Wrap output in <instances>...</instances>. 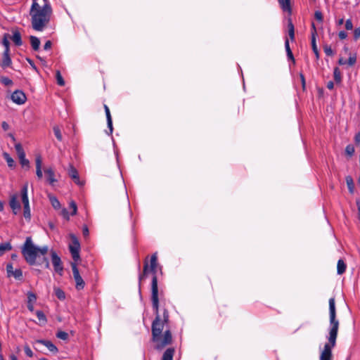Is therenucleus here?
I'll return each instance as SVG.
<instances>
[{
  "label": "nucleus",
  "instance_id": "nucleus-27",
  "mask_svg": "<svg viewBox=\"0 0 360 360\" xmlns=\"http://www.w3.org/2000/svg\"><path fill=\"white\" fill-rule=\"evenodd\" d=\"M12 249V245L9 242L3 243L0 244V257L2 256L6 251Z\"/></svg>",
  "mask_w": 360,
  "mask_h": 360
},
{
  "label": "nucleus",
  "instance_id": "nucleus-22",
  "mask_svg": "<svg viewBox=\"0 0 360 360\" xmlns=\"http://www.w3.org/2000/svg\"><path fill=\"white\" fill-rule=\"evenodd\" d=\"M30 41L32 48L34 51H38L40 46V40L35 36H30Z\"/></svg>",
  "mask_w": 360,
  "mask_h": 360
},
{
  "label": "nucleus",
  "instance_id": "nucleus-8",
  "mask_svg": "<svg viewBox=\"0 0 360 360\" xmlns=\"http://www.w3.org/2000/svg\"><path fill=\"white\" fill-rule=\"evenodd\" d=\"M71 267L72 270V274L75 281L76 285L75 288L77 290H83L85 286V282L79 274V269L77 266V264L71 262Z\"/></svg>",
  "mask_w": 360,
  "mask_h": 360
},
{
  "label": "nucleus",
  "instance_id": "nucleus-24",
  "mask_svg": "<svg viewBox=\"0 0 360 360\" xmlns=\"http://www.w3.org/2000/svg\"><path fill=\"white\" fill-rule=\"evenodd\" d=\"M46 180H56L54 171L52 167H46L44 169Z\"/></svg>",
  "mask_w": 360,
  "mask_h": 360
},
{
  "label": "nucleus",
  "instance_id": "nucleus-42",
  "mask_svg": "<svg viewBox=\"0 0 360 360\" xmlns=\"http://www.w3.org/2000/svg\"><path fill=\"white\" fill-rule=\"evenodd\" d=\"M323 51H324L325 53L328 56H331L334 54L333 51L332 50L331 47L328 45H325L323 46Z\"/></svg>",
  "mask_w": 360,
  "mask_h": 360
},
{
  "label": "nucleus",
  "instance_id": "nucleus-39",
  "mask_svg": "<svg viewBox=\"0 0 360 360\" xmlns=\"http://www.w3.org/2000/svg\"><path fill=\"white\" fill-rule=\"evenodd\" d=\"M15 149L16 153H17L18 156L19 155H22L25 153L24 150H23V148L22 146V145L20 143H16L15 145Z\"/></svg>",
  "mask_w": 360,
  "mask_h": 360
},
{
  "label": "nucleus",
  "instance_id": "nucleus-21",
  "mask_svg": "<svg viewBox=\"0 0 360 360\" xmlns=\"http://www.w3.org/2000/svg\"><path fill=\"white\" fill-rule=\"evenodd\" d=\"M288 35L290 39L293 41H295V27L292 22L291 18H288Z\"/></svg>",
  "mask_w": 360,
  "mask_h": 360
},
{
  "label": "nucleus",
  "instance_id": "nucleus-64",
  "mask_svg": "<svg viewBox=\"0 0 360 360\" xmlns=\"http://www.w3.org/2000/svg\"><path fill=\"white\" fill-rule=\"evenodd\" d=\"M27 309H28L30 311H34V304H32V303H27Z\"/></svg>",
  "mask_w": 360,
  "mask_h": 360
},
{
  "label": "nucleus",
  "instance_id": "nucleus-43",
  "mask_svg": "<svg viewBox=\"0 0 360 360\" xmlns=\"http://www.w3.org/2000/svg\"><path fill=\"white\" fill-rule=\"evenodd\" d=\"M23 214H24V217L25 219H30L31 214H30V205H27V206L24 207Z\"/></svg>",
  "mask_w": 360,
  "mask_h": 360
},
{
  "label": "nucleus",
  "instance_id": "nucleus-20",
  "mask_svg": "<svg viewBox=\"0 0 360 360\" xmlns=\"http://www.w3.org/2000/svg\"><path fill=\"white\" fill-rule=\"evenodd\" d=\"M21 198H22V202L23 204V207L30 205H29V199L27 196V185L23 186V187L21 189Z\"/></svg>",
  "mask_w": 360,
  "mask_h": 360
},
{
  "label": "nucleus",
  "instance_id": "nucleus-25",
  "mask_svg": "<svg viewBox=\"0 0 360 360\" xmlns=\"http://www.w3.org/2000/svg\"><path fill=\"white\" fill-rule=\"evenodd\" d=\"M36 315L40 322L39 325L44 326L47 323V319H46L44 313L42 311L37 310L36 311Z\"/></svg>",
  "mask_w": 360,
  "mask_h": 360
},
{
  "label": "nucleus",
  "instance_id": "nucleus-17",
  "mask_svg": "<svg viewBox=\"0 0 360 360\" xmlns=\"http://www.w3.org/2000/svg\"><path fill=\"white\" fill-rule=\"evenodd\" d=\"M13 36H10V39L13 41V43L18 46H20L22 44V41L21 38V34L20 32L18 30H15L13 31Z\"/></svg>",
  "mask_w": 360,
  "mask_h": 360
},
{
  "label": "nucleus",
  "instance_id": "nucleus-32",
  "mask_svg": "<svg viewBox=\"0 0 360 360\" xmlns=\"http://www.w3.org/2000/svg\"><path fill=\"white\" fill-rule=\"evenodd\" d=\"M55 295L58 299L60 300H63L65 298V292L60 288H55L54 289Z\"/></svg>",
  "mask_w": 360,
  "mask_h": 360
},
{
  "label": "nucleus",
  "instance_id": "nucleus-54",
  "mask_svg": "<svg viewBox=\"0 0 360 360\" xmlns=\"http://www.w3.org/2000/svg\"><path fill=\"white\" fill-rule=\"evenodd\" d=\"M108 127L110 129V134L112 133L113 127H112V118L107 120Z\"/></svg>",
  "mask_w": 360,
  "mask_h": 360
},
{
  "label": "nucleus",
  "instance_id": "nucleus-38",
  "mask_svg": "<svg viewBox=\"0 0 360 360\" xmlns=\"http://www.w3.org/2000/svg\"><path fill=\"white\" fill-rule=\"evenodd\" d=\"M0 82L5 86H11L13 84V81L6 77H1L0 79Z\"/></svg>",
  "mask_w": 360,
  "mask_h": 360
},
{
  "label": "nucleus",
  "instance_id": "nucleus-35",
  "mask_svg": "<svg viewBox=\"0 0 360 360\" xmlns=\"http://www.w3.org/2000/svg\"><path fill=\"white\" fill-rule=\"evenodd\" d=\"M27 303L34 304L36 302L37 296L34 292L29 291L27 293Z\"/></svg>",
  "mask_w": 360,
  "mask_h": 360
},
{
  "label": "nucleus",
  "instance_id": "nucleus-7",
  "mask_svg": "<svg viewBox=\"0 0 360 360\" xmlns=\"http://www.w3.org/2000/svg\"><path fill=\"white\" fill-rule=\"evenodd\" d=\"M51 257L54 271L60 276H62L64 268L60 257L53 250H51Z\"/></svg>",
  "mask_w": 360,
  "mask_h": 360
},
{
  "label": "nucleus",
  "instance_id": "nucleus-28",
  "mask_svg": "<svg viewBox=\"0 0 360 360\" xmlns=\"http://www.w3.org/2000/svg\"><path fill=\"white\" fill-rule=\"evenodd\" d=\"M9 39L10 34L8 33H5L2 39V44L5 47L4 51H10V42L8 41Z\"/></svg>",
  "mask_w": 360,
  "mask_h": 360
},
{
  "label": "nucleus",
  "instance_id": "nucleus-62",
  "mask_svg": "<svg viewBox=\"0 0 360 360\" xmlns=\"http://www.w3.org/2000/svg\"><path fill=\"white\" fill-rule=\"evenodd\" d=\"M334 87V83L332 81H329L328 83H327V88L330 90L333 89Z\"/></svg>",
  "mask_w": 360,
  "mask_h": 360
},
{
  "label": "nucleus",
  "instance_id": "nucleus-19",
  "mask_svg": "<svg viewBox=\"0 0 360 360\" xmlns=\"http://www.w3.org/2000/svg\"><path fill=\"white\" fill-rule=\"evenodd\" d=\"M174 353L175 349L174 347L167 348L164 352L161 360H173Z\"/></svg>",
  "mask_w": 360,
  "mask_h": 360
},
{
  "label": "nucleus",
  "instance_id": "nucleus-56",
  "mask_svg": "<svg viewBox=\"0 0 360 360\" xmlns=\"http://www.w3.org/2000/svg\"><path fill=\"white\" fill-rule=\"evenodd\" d=\"M338 37L340 39H345L347 38V33L345 31H340L339 33H338Z\"/></svg>",
  "mask_w": 360,
  "mask_h": 360
},
{
  "label": "nucleus",
  "instance_id": "nucleus-5",
  "mask_svg": "<svg viewBox=\"0 0 360 360\" xmlns=\"http://www.w3.org/2000/svg\"><path fill=\"white\" fill-rule=\"evenodd\" d=\"M157 266H158V256L157 253H154L151 255L150 259V265L148 264V260H144L143 272L140 273L139 275V292L141 293V282L143 280L146 278L148 276V273L150 272L153 274V278L151 281V284L153 283V278H156V282L158 283V278L156 275L157 272Z\"/></svg>",
  "mask_w": 360,
  "mask_h": 360
},
{
  "label": "nucleus",
  "instance_id": "nucleus-40",
  "mask_svg": "<svg viewBox=\"0 0 360 360\" xmlns=\"http://www.w3.org/2000/svg\"><path fill=\"white\" fill-rule=\"evenodd\" d=\"M50 200H51L52 206L54 208L58 209L60 207V202L56 197L50 198Z\"/></svg>",
  "mask_w": 360,
  "mask_h": 360
},
{
  "label": "nucleus",
  "instance_id": "nucleus-33",
  "mask_svg": "<svg viewBox=\"0 0 360 360\" xmlns=\"http://www.w3.org/2000/svg\"><path fill=\"white\" fill-rule=\"evenodd\" d=\"M56 78L57 84L59 86H63L65 85V80L63 79V78L60 74V72L59 70L56 71Z\"/></svg>",
  "mask_w": 360,
  "mask_h": 360
},
{
  "label": "nucleus",
  "instance_id": "nucleus-2",
  "mask_svg": "<svg viewBox=\"0 0 360 360\" xmlns=\"http://www.w3.org/2000/svg\"><path fill=\"white\" fill-rule=\"evenodd\" d=\"M329 316H330V329L329 336L328 338V342L324 345L320 360H332V349L336 345V339L339 328V321L336 319V310L335 298L331 297L329 300Z\"/></svg>",
  "mask_w": 360,
  "mask_h": 360
},
{
  "label": "nucleus",
  "instance_id": "nucleus-55",
  "mask_svg": "<svg viewBox=\"0 0 360 360\" xmlns=\"http://www.w3.org/2000/svg\"><path fill=\"white\" fill-rule=\"evenodd\" d=\"M82 233H83L84 237H85V238H87L89 236V231L87 226L85 225L83 226Z\"/></svg>",
  "mask_w": 360,
  "mask_h": 360
},
{
  "label": "nucleus",
  "instance_id": "nucleus-46",
  "mask_svg": "<svg viewBox=\"0 0 360 360\" xmlns=\"http://www.w3.org/2000/svg\"><path fill=\"white\" fill-rule=\"evenodd\" d=\"M347 184L349 193L353 194L354 192V181H347Z\"/></svg>",
  "mask_w": 360,
  "mask_h": 360
},
{
  "label": "nucleus",
  "instance_id": "nucleus-50",
  "mask_svg": "<svg viewBox=\"0 0 360 360\" xmlns=\"http://www.w3.org/2000/svg\"><path fill=\"white\" fill-rule=\"evenodd\" d=\"M360 37V27H356L354 30V39L357 40Z\"/></svg>",
  "mask_w": 360,
  "mask_h": 360
},
{
  "label": "nucleus",
  "instance_id": "nucleus-16",
  "mask_svg": "<svg viewBox=\"0 0 360 360\" xmlns=\"http://www.w3.org/2000/svg\"><path fill=\"white\" fill-rule=\"evenodd\" d=\"M278 2L283 11L288 12L289 15H291L292 8L290 6V0H278Z\"/></svg>",
  "mask_w": 360,
  "mask_h": 360
},
{
  "label": "nucleus",
  "instance_id": "nucleus-36",
  "mask_svg": "<svg viewBox=\"0 0 360 360\" xmlns=\"http://www.w3.org/2000/svg\"><path fill=\"white\" fill-rule=\"evenodd\" d=\"M69 208L72 210L71 214H70L72 216L75 215L77 214V206L75 201H73V200L70 201V202L69 204Z\"/></svg>",
  "mask_w": 360,
  "mask_h": 360
},
{
  "label": "nucleus",
  "instance_id": "nucleus-6",
  "mask_svg": "<svg viewBox=\"0 0 360 360\" xmlns=\"http://www.w3.org/2000/svg\"><path fill=\"white\" fill-rule=\"evenodd\" d=\"M70 238L71 243L69 244V250L74 261L73 262L77 264V262L80 260V243L77 237L75 234L70 233Z\"/></svg>",
  "mask_w": 360,
  "mask_h": 360
},
{
  "label": "nucleus",
  "instance_id": "nucleus-23",
  "mask_svg": "<svg viewBox=\"0 0 360 360\" xmlns=\"http://www.w3.org/2000/svg\"><path fill=\"white\" fill-rule=\"evenodd\" d=\"M347 265L345 263L344 260L342 259H340L338 262L337 264V273L339 275H342L344 274L346 271Z\"/></svg>",
  "mask_w": 360,
  "mask_h": 360
},
{
  "label": "nucleus",
  "instance_id": "nucleus-9",
  "mask_svg": "<svg viewBox=\"0 0 360 360\" xmlns=\"http://www.w3.org/2000/svg\"><path fill=\"white\" fill-rule=\"evenodd\" d=\"M49 248L47 246H44L42 248L38 247V252L39 255V259L38 260L37 265L42 266L44 265L46 269L50 268V264L48 258L46 257L48 253Z\"/></svg>",
  "mask_w": 360,
  "mask_h": 360
},
{
  "label": "nucleus",
  "instance_id": "nucleus-58",
  "mask_svg": "<svg viewBox=\"0 0 360 360\" xmlns=\"http://www.w3.org/2000/svg\"><path fill=\"white\" fill-rule=\"evenodd\" d=\"M51 46H52V42L50 40H48L44 45V49L49 50L51 48Z\"/></svg>",
  "mask_w": 360,
  "mask_h": 360
},
{
  "label": "nucleus",
  "instance_id": "nucleus-47",
  "mask_svg": "<svg viewBox=\"0 0 360 360\" xmlns=\"http://www.w3.org/2000/svg\"><path fill=\"white\" fill-rule=\"evenodd\" d=\"M24 351H25V354L27 356H29V357H32L33 356V352H32V349H30V347L28 345H25V346Z\"/></svg>",
  "mask_w": 360,
  "mask_h": 360
},
{
  "label": "nucleus",
  "instance_id": "nucleus-44",
  "mask_svg": "<svg viewBox=\"0 0 360 360\" xmlns=\"http://www.w3.org/2000/svg\"><path fill=\"white\" fill-rule=\"evenodd\" d=\"M314 17L316 20L322 22L323 20V14L320 11H316L314 13Z\"/></svg>",
  "mask_w": 360,
  "mask_h": 360
},
{
  "label": "nucleus",
  "instance_id": "nucleus-30",
  "mask_svg": "<svg viewBox=\"0 0 360 360\" xmlns=\"http://www.w3.org/2000/svg\"><path fill=\"white\" fill-rule=\"evenodd\" d=\"M333 75H334L335 81L337 83H340L341 82L342 77H341V72L340 71V69L338 67L334 68Z\"/></svg>",
  "mask_w": 360,
  "mask_h": 360
},
{
  "label": "nucleus",
  "instance_id": "nucleus-15",
  "mask_svg": "<svg viewBox=\"0 0 360 360\" xmlns=\"http://www.w3.org/2000/svg\"><path fill=\"white\" fill-rule=\"evenodd\" d=\"M12 63L11 58L10 57V51H4L3 53L2 60L1 66L2 68H6L11 66Z\"/></svg>",
  "mask_w": 360,
  "mask_h": 360
},
{
  "label": "nucleus",
  "instance_id": "nucleus-1",
  "mask_svg": "<svg viewBox=\"0 0 360 360\" xmlns=\"http://www.w3.org/2000/svg\"><path fill=\"white\" fill-rule=\"evenodd\" d=\"M151 302L154 314H155V319L151 325V341L155 343V349L161 351L172 343L173 338L172 332L168 328L169 321L168 310L164 309L162 318H161L159 314L158 286L157 285L155 278H153L152 283Z\"/></svg>",
  "mask_w": 360,
  "mask_h": 360
},
{
  "label": "nucleus",
  "instance_id": "nucleus-34",
  "mask_svg": "<svg viewBox=\"0 0 360 360\" xmlns=\"http://www.w3.org/2000/svg\"><path fill=\"white\" fill-rule=\"evenodd\" d=\"M354 147L352 144H349L345 148V153L349 157H352L354 153Z\"/></svg>",
  "mask_w": 360,
  "mask_h": 360
},
{
  "label": "nucleus",
  "instance_id": "nucleus-37",
  "mask_svg": "<svg viewBox=\"0 0 360 360\" xmlns=\"http://www.w3.org/2000/svg\"><path fill=\"white\" fill-rule=\"evenodd\" d=\"M56 337L60 340H66L68 338V333L60 330L56 333Z\"/></svg>",
  "mask_w": 360,
  "mask_h": 360
},
{
  "label": "nucleus",
  "instance_id": "nucleus-10",
  "mask_svg": "<svg viewBox=\"0 0 360 360\" xmlns=\"http://www.w3.org/2000/svg\"><path fill=\"white\" fill-rule=\"evenodd\" d=\"M11 98L18 105L24 104L27 100L26 95L21 90H15L11 96Z\"/></svg>",
  "mask_w": 360,
  "mask_h": 360
},
{
  "label": "nucleus",
  "instance_id": "nucleus-29",
  "mask_svg": "<svg viewBox=\"0 0 360 360\" xmlns=\"http://www.w3.org/2000/svg\"><path fill=\"white\" fill-rule=\"evenodd\" d=\"M14 277L18 281L23 280L22 271L20 269H16L11 274V277Z\"/></svg>",
  "mask_w": 360,
  "mask_h": 360
},
{
  "label": "nucleus",
  "instance_id": "nucleus-59",
  "mask_svg": "<svg viewBox=\"0 0 360 360\" xmlns=\"http://www.w3.org/2000/svg\"><path fill=\"white\" fill-rule=\"evenodd\" d=\"M1 127L4 131H8L9 129V124L6 122H3Z\"/></svg>",
  "mask_w": 360,
  "mask_h": 360
},
{
  "label": "nucleus",
  "instance_id": "nucleus-52",
  "mask_svg": "<svg viewBox=\"0 0 360 360\" xmlns=\"http://www.w3.org/2000/svg\"><path fill=\"white\" fill-rule=\"evenodd\" d=\"M20 163L22 167L29 168L30 167V162L26 158L22 160Z\"/></svg>",
  "mask_w": 360,
  "mask_h": 360
},
{
  "label": "nucleus",
  "instance_id": "nucleus-26",
  "mask_svg": "<svg viewBox=\"0 0 360 360\" xmlns=\"http://www.w3.org/2000/svg\"><path fill=\"white\" fill-rule=\"evenodd\" d=\"M3 157L4 160L6 161L8 166L10 168H13L15 166V162L13 160V159L10 156V155L8 153L4 152L3 153Z\"/></svg>",
  "mask_w": 360,
  "mask_h": 360
},
{
  "label": "nucleus",
  "instance_id": "nucleus-60",
  "mask_svg": "<svg viewBox=\"0 0 360 360\" xmlns=\"http://www.w3.org/2000/svg\"><path fill=\"white\" fill-rule=\"evenodd\" d=\"M26 60H27V61L29 63V64L32 66V68L34 70H37V67H36V65H34V61H33L32 60H31L30 58H27Z\"/></svg>",
  "mask_w": 360,
  "mask_h": 360
},
{
  "label": "nucleus",
  "instance_id": "nucleus-11",
  "mask_svg": "<svg viewBox=\"0 0 360 360\" xmlns=\"http://www.w3.org/2000/svg\"><path fill=\"white\" fill-rule=\"evenodd\" d=\"M17 198H18L17 195H13L11 197V199L9 201V205H10L11 208L12 209V211L14 214H17L21 209L20 204Z\"/></svg>",
  "mask_w": 360,
  "mask_h": 360
},
{
  "label": "nucleus",
  "instance_id": "nucleus-4",
  "mask_svg": "<svg viewBox=\"0 0 360 360\" xmlns=\"http://www.w3.org/2000/svg\"><path fill=\"white\" fill-rule=\"evenodd\" d=\"M21 252L25 261L30 265L37 264L38 261H37V258L39 259L38 247L33 244L31 237L26 238Z\"/></svg>",
  "mask_w": 360,
  "mask_h": 360
},
{
  "label": "nucleus",
  "instance_id": "nucleus-18",
  "mask_svg": "<svg viewBox=\"0 0 360 360\" xmlns=\"http://www.w3.org/2000/svg\"><path fill=\"white\" fill-rule=\"evenodd\" d=\"M35 162H36V174L39 179L42 178V170H41V166H42V159L41 155L36 156L35 158Z\"/></svg>",
  "mask_w": 360,
  "mask_h": 360
},
{
  "label": "nucleus",
  "instance_id": "nucleus-3",
  "mask_svg": "<svg viewBox=\"0 0 360 360\" xmlns=\"http://www.w3.org/2000/svg\"><path fill=\"white\" fill-rule=\"evenodd\" d=\"M52 13L51 5L44 4L41 6L37 0H32L30 10L32 28L36 31H43L49 23Z\"/></svg>",
  "mask_w": 360,
  "mask_h": 360
},
{
  "label": "nucleus",
  "instance_id": "nucleus-14",
  "mask_svg": "<svg viewBox=\"0 0 360 360\" xmlns=\"http://www.w3.org/2000/svg\"><path fill=\"white\" fill-rule=\"evenodd\" d=\"M66 172L70 178L79 180V176L78 171L72 164H69L66 168Z\"/></svg>",
  "mask_w": 360,
  "mask_h": 360
},
{
  "label": "nucleus",
  "instance_id": "nucleus-45",
  "mask_svg": "<svg viewBox=\"0 0 360 360\" xmlns=\"http://www.w3.org/2000/svg\"><path fill=\"white\" fill-rule=\"evenodd\" d=\"M13 264L11 263H8L6 265V273L8 277H11V274L14 271Z\"/></svg>",
  "mask_w": 360,
  "mask_h": 360
},
{
  "label": "nucleus",
  "instance_id": "nucleus-31",
  "mask_svg": "<svg viewBox=\"0 0 360 360\" xmlns=\"http://www.w3.org/2000/svg\"><path fill=\"white\" fill-rule=\"evenodd\" d=\"M53 131L54 135L56 136V139L59 141H61L63 140V136H62V133H61V131H60L59 127L54 126L53 128Z\"/></svg>",
  "mask_w": 360,
  "mask_h": 360
},
{
  "label": "nucleus",
  "instance_id": "nucleus-53",
  "mask_svg": "<svg viewBox=\"0 0 360 360\" xmlns=\"http://www.w3.org/2000/svg\"><path fill=\"white\" fill-rule=\"evenodd\" d=\"M104 109H105V115H106V119L108 120V119L112 118L110 112V109L107 105H104Z\"/></svg>",
  "mask_w": 360,
  "mask_h": 360
},
{
  "label": "nucleus",
  "instance_id": "nucleus-12",
  "mask_svg": "<svg viewBox=\"0 0 360 360\" xmlns=\"http://www.w3.org/2000/svg\"><path fill=\"white\" fill-rule=\"evenodd\" d=\"M311 27H312L311 41V48H312L313 52L316 55V58H319V50H318V48L316 46V27H315V25L314 22H312Z\"/></svg>",
  "mask_w": 360,
  "mask_h": 360
},
{
  "label": "nucleus",
  "instance_id": "nucleus-13",
  "mask_svg": "<svg viewBox=\"0 0 360 360\" xmlns=\"http://www.w3.org/2000/svg\"><path fill=\"white\" fill-rule=\"evenodd\" d=\"M36 342L44 345L51 352L57 353L58 351L56 346L53 345L50 340H37Z\"/></svg>",
  "mask_w": 360,
  "mask_h": 360
},
{
  "label": "nucleus",
  "instance_id": "nucleus-61",
  "mask_svg": "<svg viewBox=\"0 0 360 360\" xmlns=\"http://www.w3.org/2000/svg\"><path fill=\"white\" fill-rule=\"evenodd\" d=\"M354 141H355L356 144H359L360 145V132L357 133L355 135Z\"/></svg>",
  "mask_w": 360,
  "mask_h": 360
},
{
  "label": "nucleus",
  "instance_id": "nucleus-41",
  "mask_svg": "<svg viewBox=\"0 0 360 360\" xmlns=\"http://www.w3.org/2000/svg\"><path fill=\"white\" fill-rule=\"evenodd\" d=\"M356 62V55L350 56L347 60V64H348L349 66H353Z\"/></svg>",
  "mask_w": 360,
  "mask_h": 360
},
{
  "label": "nucleus",
  "instance_id": "nucleus-51",
  "mask_svg": "<svg viewBox=\"0 0 360 360\" xmlns=\"http://www.w3.org/2000/svg\"><path fill=\"white\" fill-rule=\"evenodd\" d=\"M285 49L286 53L292 52L291 49L290 47L289 39L288 38H285Z\"/></svg>",
  "mask_w": 360,
  "mask_h": 360
},
{
  "label": "nucleus",
  "instance_id": "nucleus-57",
  "mask_svg": "<svg viewBox=\"0 0 360 360\" xmlns=\"http://www.w3.org/2000/svg\"><path fill=\"white\" fill-rule=\"evenodd\" d=\"M287 53L288 59L289 60H291L293 63V64H295V58H294L292 52H289V53Z\"/></svg>",
  "mask_w": 360,
  "mask_h": 360
},
{
  "label": "nucleus",
  "instance_id": "nucleus-63",
  "mask_svg": "<svg viewBox=\"0 0 360 360\" xmlns=\"http://www.w3.org/2000/svg\"><path fill=\"white\" fill-rule=\"evenodd\" d=\"M338 64L340 65H345V64H347V60H345L344 58H340L338 60Z\"/></svg>",
  "mask_w": 360,
  "mask_h": 360
},
{
  "label": "nucleus",
  "instance_id": "nucleus-49",
  "mask_svg": "<svg viewBox=\"0 0 360 360\" xmlns=\"http://www.w3.org/2000/svg\"><path fill=\"white\" fill-rule=\"evenodd\" d=\"M300 80H301V83H302V89H303V91H304L306 89V81H305L304 75L302 72H300Z\"/></svg>",
  "mask_w": 360,
  "mask_h": 360
},
{
  "label": "nucleus",
  "instance_id": "nucleus-48",
  "mask_svg": "<svg viewBox=\"0 0 360 360\" xmlns=\"http://www.w3.org/2000/svg\"><path fill=\"white\" fill-rule=\"evenodd\" d=\"M345 29L347 30H351L353 29V24L351 19H348L345 22Z\"/></svg>",
  "mask_w": 360,
  "mask_h": 360
}]
</instances>
